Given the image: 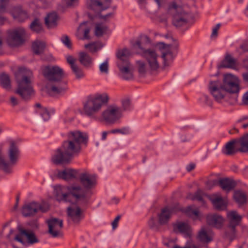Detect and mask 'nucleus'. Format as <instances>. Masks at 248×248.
<instances>
[{"label":"nucleus","instance_id":"a878e982","mask_svg":"<svg viewBox=\"0 0 248 248\" xmlns=\"http://www.w3.org/2000/svg\"><path fill=\"white\" fill-rule=\"evenodd\" d=\"M213 235L212 231H207L204 227H202L199 232L198 238L202 242L208 243L212 241Z\"/></svg>","mask_w":248,"mask_h":248},{"label":"nucleus","instance_id":"dca6fc26","mask_svg":"<svg viewBox=\"0 0 248 248\" xmlns=\"http://www.w3.org/2000/svg\"><path fill=\"white\" fill-rule=\"evenodd\" d=\"M46 212V210L39 202H31L25 204L22 208V214L25 217H34L39 211Z\"/></svg>","mask_w":248,"mask_h":248},{"label":"nucleus","instance_id":"ddd939ff","mask_svg":"<svg viewBox=\"0 0 248 248\" xmlns=\"http://www.w3.org/2000/svg\"><path fill=\"white\" fill-rule=\"evenodd\" d=\"M7 43L11 46H16L21 45L24 41L26 32L22 28H18L9 30L7 32Z\"/></svg>","mask_w":248,"mask_h":248},{"label":"nucleus","instance_id":"423d86ee","mask_svg":"<svg viewBox=\"0 0 248 248\" xmlns=\"http://www.w3.org/2000/svg\"><path fill=\"white\" fill-rule=\"evenodd\" d=\"M32 72L25 68H21L16 75L17 88L15 93L24 101L31 99L34 94V91L31 85Z\"/></svg>","mask_w":248,"mask_h":248},{"label":"nucleus","instance_id":"4468645a","mask_svg":"<svg viewBox=\"0 0 248 248\" xmlns=\"http://www.w3.org/2000/svg\"><path fill=\"white\" fill-rule=\"evenodd\" d=\"M72 202L75 204H72L67 208V220L69 222L78 224L84 217L83 212L80 205L85 204H79L74 202Z\"/></svg>","mask_w":248,"mask_h":248},{"label":"nucleus","instance_id":"69168bd1","mask_svg":"<svg viewBox=\"0 0 248 248\" xmlns=\"http://www.w3.org/2000/svg\"><path fill=\"white\" fill-rule=\"evenodd\" d=\"M242 77L244 81L248 85V72L243 73L242 74Z\"/></svg>","mask_w":248,"mask_h":248},{"label":"nucleus","instance_id":"72a5a7b5","mask_svg":"<svg viewBox=\"0 0 248 248\" xmlns=\"http://www.w3.org/2000/svg\"><path fill=\"white\" fill-rule=\"evenodd\" d=\"M0 85L7 90L11 89V79L8 74L2 73L0 75Z\"/></svg>","mask_w":248,"mask_h":248},{"label":"nucleus","instance_id":"9d476101","mask_svg":"<svg viewBox=\"0 0 248 248\" xmlns=\"http://www.w3.org/2000/svg\"><path fill=\"white\" fill-rule=\"evenodd\" d=\"M168 12L172 16V23L176 27H181L188 21V15L180 6L173 2L168 8Z\"/></svg>","mask_w":248,"mask_h":248},{"label":"nucleus","instance_id":"052dcab7","mask_svg":"<svg viewBox=\"0 0 248 248\" xmlns=\"http://www.w3.org/2000/svg\"><path fill=\"white\" fill-rule=\"evenodd\" d=\"M10 101L13 106L17 105L19 103L18 99L14 96H11L10 97Z\"/></svg>","mask_w":248,"mask_h":248},{"label":"nucleus","instance_id":"4c0bfd02","mask_svg":"<svg viewBox=\"0 0 248 248\" xmlns=\"http://www.w3.org/2000/svg\"><path fill=\"white\" fill-rule=\"evenodd\" d=\"M190 226L186 223L180 222L174 226V230L175 231H178L180 232L188 234L190 231Z\"/></svg>","mask_w":248,"mask_h":248},{"label":"nucleus","instance_id":"8fccbe9b","mask_svg":"<svg viewBox=\"0 0 248 248\" xmlns=\"http://www.w3.org/2000/svg\"><path fill=\"white\" fill-rule=\"evenodd\" d=\"M173 248H200V247L199 246L195 245L191 241H189L187 242L186 246L184 247H181L176 245Z\"/></svg>","mask_w":248,"mask_h":248},{"label":"nucleus","instance_id":"473e14b6","mask_svg":"<svg viewBox=\"0 0 248 248\" xmlns=\"http://www.w3.org/2000/svg\"><path fill=\"white\" fill-rule=\"evenodd\" d=\"M233 198L239 206L244 204L247 202L246 195L243 191H235L233 194Z\"/></svg>","mask_w":248,"mask_h":248},{"label":"nucleus","instance_id":"ea45409f","mask_svg":"<svg viewBox=\"0 0 248 248\" xmlns=\"http://www.w3.org/2000/svg\"><path fill=\"white\" fill-rule=\"evenodd\" d=\"M103 46V45L100 42H95L86 44L84 47L89 49V51L93 53L100 50Z\"/></svg>","mask_w":248,"mask_h":248},{"label":"nucleus","instance_id":"0eeeda50","mask_svg":"<svg viewBox=\"0 0 248 248\" xmlns=\"http://www.w3.org/2000/svg\"><path fill=\"white\" fill-rule=\"evenodd\" d=\"M108 96L106 93L97 94L89 98L83 104V112L87 116L96 119V114L101 110L102 107L107 104Z\"/></svg>","mask_w":248,"mask_h":248},{"label":"nucleus","instance_id":"13d9d810","mask_svg":"<svg viewBox=\"0 0 248 248\" xmlns=\"http://www.w3.org/2000/svg\"><path fill=\"white\" fill-rule=\"evenodd\" d=\"M64 2L68 6H72L74 5L75 3L77 1V0H63Z\"/></svg>","mask_w":248,"mask_h":248},{"label":"nucleus","instance_id":"f257e3e1","mask_svg":"<svg viewBox=\"0 0 248 248\" xmlns=\"http://www.w3.org/2000/svg\"><path fill=\"white\" fill-rule=\"evenodd\" d=\"M88 140L87 133L78 130L70 131L67 134V140L55 151L51 157L52 162L56 165L68 164L75 155L80 152L81 144H86Z\"/></svg>","mask_w":248,"mask_h":248},{"label":"nucleus","instance_id":"5701e85b","mask_svg":"<svg viewBox=\"0 0 248 248\" xmlns=\"http://www.w3.org/2000/svg\"><path fill=\"white\" fill-rule=\"evenodd\" d=\"M78 170L72 168H65L62 170H59L58 177L67 181L76 179L78 177Z\"/></svg>","mask_w":248,"mask_h":248},{"label":"nucleus","instance_id":"bf43d9fd","mask_svg":"<svg viewBox=\"0 0 248 248\" xmlns=\"http://www.w3.org/2000/svg\"><path fill=\"white\" fill-rule=\"evenodd\" d=\"M217 183V181H209L206 182L207 187L209 189H211L213 186H215Z\"/></svg>","mask_w":248,"mask_h":248},{"label":"nucleus","instance_id":"9b49d317","mask_svg":"<svg viewBox=\"0 0 248 248\" xmlns=\"http://www.w3.org/2000/svg\"><path fill=\"white\" fill-rule=\"evenodd\" d=\"M120 107L115 104L108 106L101 113L103 120L108 124H114L118 121L122 117Z\"/></svg>","mask_w":248,"mask_h":248},{"label":"nucleus","instance_id":"37998d69","mask_svg":"<svg viewBox=\"0 0 248 248\" xmlns=\"http://www.w3.org/2000/svg\"><path fill=\"white\" fill-rule=\"evenodd\" d=\"M71 69L73 73L75 75L76 78L80 79L84 77L85 74L82 69L78 65L73 66Z\"/></svg>","mask_w":248,"mask_h":248},{"label":"nucleus","instance_id":"774afa93","mask_svg":"<svg viewBox=\"0 0 248 248\" xmlns=\"http://www.w3.org/2000/svg\"><path fill=\"white\" fill-rule=\"evenodd\" d=\"M195 164L191 163L187 165L186 169L187 171L189 172L192 170H193L195 168Z\"/></svg>","mask_w":248,"mask_h":248},{"label":"nucleus","instance_id":"a211bd4d","mask_svg":"<svg viewBox=\"0 0 248 248\" xmlns=\"http://www.w3.org/2000/svg\"><path fill=\"white\" fill-rule=\"evenodd\" d=\"M48 226V232L54 237L58 236L60 230L63 227L62 219L56 218H51L47 221Z\"/></svg>","mask_w":248,"mask_h":248},{"label":"nucleus","instance_id":"5fc2aeb1","mask_svg":"<svg viewBox=\"0 0 248 248\" xmlns=\"http://www.w3.org/2000/svg\"><path fill=\"white\" fill-rule=\"evenodd\" d=\"M202 99L203 100L204 102L208 105L211 106L212 105V100L209 98L208 95L206 94H203L202 96Z\"/></svg>","mask_w":248,"mask_h":248},{"label":"nucleus","instance_id":"7c9ffc66","mask_svg":"<svg viewBox=\"0 0 248 248\" xmlns=\"http://www.w3.org/2000/svg\"><path fill=\"white\" fill-rule=\"evenodd\" d=\"M218 183L221 188L227 192L232 189L236 185L233 180L229 178L220 179Z\"/></svg>","mask_w":248,"mask_h":248},{"label":"nucleus","instance_id":"f03ea898","mask_svg":"<svg viewBox=\"0 0 248 248\" xmlns=\"http://www.w3.org/2000/svg\"><path fill=\"white\" fill-rule=\"evenodd\" d=\"M78 177L83 187L78 184H72L68 189L76 199L77 203L87 204L93 194L92 189L96 185V178L94 175L86 172L80 173Z\"/></svg>","mask_w":248,"mask_h":248},{"label":"nucleus","instance_id":"39448f33","mask_svg":"<svg viewBox=\"0 0 248 248\" xmlns=\"http://www.w3.org/2000/svg\"><path fill=\"white\" fill-rule=\"evenodd\" d=\"M133 47L140 49L138 53L145 58L147 62V64L142 60H139L136 62V67L140 76H144L149 71L156 72L158 70L159 68L158 61L159 55L155 50L153 49H146L140 41H137L133 45Z\"/></svg>","mask_w":248,"mask_h":248},{"label":"nucleus","instance_id":"0e129e2a","mask_svg":"<svg viewBox=\"0 0 248 248\" xmlns=\"http://www.w3.org/2000/svg\"><path fill=\"white\" fill-rule=\"evenodd\" d=\"M113 16V13H109L106 15L103 16L100 15V18L104 20L105 21H107V19Z\"/></svg>","mask_w":248,"mask_h":248},{"label":"nucleus","instance_id":"e433bc0d","mask_svg":"<svg viewBox=\"0 0 248 248\" xmlns=\"http://www.w3.org/2000/svg\"><path fill=\"white\" fill-rule=\"evenodd\" d=\"M108 30L107 26L102 23H96L95 24L94 34L97 37H101L104 34L106 33Z\"/></svg>","mask_w":248,"mask_h":248},{"label":"nucleus","instance_id":"b1692460","mask_svg":"<svg viewBox=\"0 0 248 248\" xmlns=\"http://www.w3.org/2000/svg\"><path fill=\"white\" fill-rule=\"evenodd\" d=\"M179 209V208L165 207L161 210L160 214L158 215V221L160 225L166 224L170 217L171 214Z\"/></svg>","mask_w":248,"mask_h":248},{"label":"nucleus","instance_id":"20e7f679","mask_svg":"<svg viewBox=\"0 0 248 248\" xmlns=\"http://www.w3.org/2000/svg\"><path fill=\"white\" fill-rule=\"evenodd\" d=\"M42 74L49 81L55 84L48 83L46 89L51 95H62L67 90V83L62 79L65 76L62 69L57 65H48L42 68Z\"/></svg>","mask_w":248,"mask_h":248},{"label":"nucleus","instance_id":"a18cd8bd","mask_svg":"<svg viewBox=\"0 0 248 248\" xmlns=\"http://www.w3.org/2000/svg\"><path fill=\"white\" fill-rule=\"evenodd\" d=\"M99 70L101 73L108 74L109 71L108 59H107L99 65Z\"/></svg>","mask_w":248,"mask_h":248},{"label":"nucleus","instance_id":"49530a36","mask_svg":"<svg viewBox=\"0 0 248 248\" xmlns=\"http://www.w3.org/2000/svg\"><path fill=\"white\" fill-rule=\"evenodd\" d=\"M9 0H0V13H5L9 5Z\"/></svg>","mask_w":248,"mask_h":248},{"label":"nucleus","instance_id":"412c9836","mask_svg":"<svg viewBox=\"0 0 248 248\" xmlns=\"http://www.w3.org/2000/svg\"><path fill=\"white\" fill-rule=\"evenodd\" d=\"M110 0H106V2H100L97 0H89L87 5L89 8L98 13L108 9L110 4Z\"/></svg>","mask_w":248,"mask_h":248},{"label":"nucleus","instance_id":"e2e57ef3","mask_svg":"<svg viewBox=\"0 0 248 248\" xmlns=\"http://www.w3.org/2000/svg\"><path fill=\"white\" fill-rule=\"evenodd\" d=\"M240 48L244 52L248 51V41L244 42L240 46Z\"/></svg>","mask_w":248,"mask_h":248},{"label":"nucleus","instance_id":"aec40b11","mask_svg":"<svg viewBox=\"0 0 248 248\" xmlns=\"http://www.w3.org/2000/svg\"><path fill=\"white\" fill-rule=\"evenodd\" d=\"M117 66L120 70V76L125 80H130L133 78V68L129 62L126 63H118Z\"/></svg>","mask_w":248,"mask_h":248},{"label":"nucleus","instance_id":"f3484780","mask_svg":"<svg viewBox=\"0 0 248 248\" xmlns=\"http://www.w3.org/2000/svg\"><path fill=\"white\" fill-rule=\"evenodd\" d=\"M62 186H56L54 187V194L57 201L64 202H75L76 199L70 193L68 188Z\"/></svg>","mask_w":248,"mask_h":248},{"label":"nucleus","instance_id":"680f3d73","mask_svg":"<svg viewBox=\"0 0 248 248\" xmlns=\"http://www.w3.org/2000/svg\"><path fill=\"white\" fill-rule=\"evenodd\" d=\"M90 29L87 28L84 31L83 39H90V36L89 35L90 32Z\"/></svg>","mask_w":248,"mask_h":248},{"label":"nucleus","instance_id":"2f4dec72","mask_svg":"<svg viewBox=\"0 0 248 248\" xmlns=\"http://www.w3.org/2000/svg\"><path fill=\"white\" fill-rule=\"evenodd\" d=\"M214 207L219 210H222L226 208V203L220 196L214 195L211 199Z\"/></svg>","mask_w":248,"mask_h":248},{"label":"nucleus","instance_id":"c85d7f7f","mask_svg":"<svg viewBox=\"0 0 248 248\" xmlns=\"http://www.w3.org/2000/svg\"><path fill=\"white\" fill-rule=\"evenodd\" d=\"M59 17L55 12L48 14L45 18L46 25L48 28H53L57 25Z\"/></svg>","mask_w":248,"mask_h":248},{"label":"nucleus","instance_id":"a19ab883","mask_svg":"<svg viewBox=\"0 0 248 248\" xmlns=\"http://www.w3.org/2000/svg\"><path fill=\"white\" fill-rule=\"evenodd\" d=\"M122 106L120 108L121 113L123 114V112L129 111L132 109V107L131 101L128 98H124L121 101Z\"/></svg>","mask_w":248,"mask_h":248},{"label":"nucleus","instance_id":"f704fd0d","mask_svg":"<svg viewBox=\"0 0 248 248\" xmlns=\"http://www.w3.org/2000/svg\"><path fill=\"white\" fill-rule=\"evenodd\" d=\"M0 169L5 173L9 174L11 173V170L6 163V159L1 149H0Z\"/></svg>","mask_w":248,"mask_h":248},{"label":"nucleus","instance_id":"09e8293b","mask_svg":"<svg viewBox=\"0 0 248 248\" xmlns=\"http://www.w3.org/2000/svg\"><path fill=\"white\" fill-rule=\"evenodd\" d=\"M148 225L151 229L155 231H157L158 230V225L156 224L155 219L153 217H151L149 219Z\"/></svg>","mask_w":248,"mask_h":248},{"label":"nucleus","instance_id":"c03bdc74","mask_svg":"<svg viewBox=\"0 0 248 248\" xmlns=\"http://www.w3.org/2000/svg\"><path fill=\"white\" fill-rule=\"evenodd\" d=\"M186 213L188 216L192 217L193 219H197L199 216L198 210H193L191 206H189L186 208Z\"/></svg>","mask_w":248,"mask_h":248},{"label":"nucleus","instance_id":"de8ad7c7","mask_svg":"<svg viewBox=\"0 0 248 248\" xmlns=\"http://www.w3.org/2000/svg\"><path fill=\"white\" fill-rule=\"evenodd\" d=\"M38 112L40 113L44 121H47L50 118V114L46 108H41Z\"/></svg>","mask_w":248,"mask_h":248},{"label":"nucleus","instance_id":"6e6d98bb","mask_svg":"<svg viewBox=\"0 0 248 248\" xmlns=\"http://www.w3.org/2000/svg\"><path fill=\"white\" fill-rule=\"evenodd\" d=\"M120 218H121V216H120V215L117 216L115 218V219H114L113 222H112L111 225H112V229L113 230L117 228V225H118V222L119 220H120Z\"/></svg>","mask_w":248,"mask_h":248},{"label":"nucleus","instance_id":"4d7b16f0","mask_svg":"<svg viewBox=\"0 0 248 248\" xmlns=\"http://www.w3.org/2000/svg\"><path fill=\"white\" fill-rule=\"evenodd\" d=\"M242 103L245 105H248V91L245 93L243 95Z\"/></svg>","mask_w":248,"mask_h":248},{"label":"nucleus","instance_id":"1a4fd4ad","mask_svg":"<svg viewBox=\"0 0 248 248\" xmlns=\"http://www.w3.org/2000/svg\"><path fill=\"white\" fill-rule=\"evenodd\" d=\"M227 218L228 223L224 233L228 238L232 241L236 237V227L241 223L242 216L239 215L236 211L232 210L227 212Z\"/></svg>","mask_w":248,"mask_h":248},{"label":"nucleus","instance_id":"6e6552de","mask_svg":"<svg viewBox=\"0 0 248 248\" xmlns=\"http://www.w3.org/2000/svg\"><path fill=\"white\" fill-rule=\"evenodd\" d=\"M240 152H248V139L247 134L240 139H234L228 142L222 150V153L227 155H232Z\"/></svg>","mask_w":248,"mask_h":248},{"label":"nucleus","instance_id":"bb28decb","mask_svg":"<svg viewBox=\"0 0 248 248\" xmlns=\"http://www.w3.org/2000/svg\"><path fill=\"white\" fill-rule=\"evenodd\" d=\"M78 60L80 63L86 68H90L92 65L93 59L85 52L81 51L79 53Z\"/></svg>","mask_w":248,"mask_h":248},{"label":"nucleus","instance_id":"6ab92c4d","mask_svg":"<svg viewBox=\"0 0 248 248\" xmlns=\"http://www.w3.org/2000/svg\"><path fill=\"white\" fill-rule=\"evenodd\" d=\"M157 46L160 49H162V57L164 60V66H169L174 58L170 50V46L163 42H159L157 43Z\"/></svg>","mask_w":248,"mask_h":248},{"label":"nucleus","instance_id":"3c124183","mask_svg":"<svg viewBox=\"0 0 248 248\" xmlns=\"http://www.w3.org/2000/svg\"><path fill=\"white\" fill-rule=\"evenodd\" d=\"M112 133H120L124 135H127L129 133V129L126 127H124L122 129H113L111 131Z\"/></svg>","mask_w":248,"mask_h":248},{"label":"nucleus","instance_id":"f8f14e48","mask_svg":"<svg viewBox=\"0 0 248 248\" xmlns=\"http://www.w3.org/2000/svg\"><path fill=\"white\" fill-rule=\"evenodd\" d=\"M6 163L11 172H13V167L15 166L20 157V150L18 146L14 140L9 142V145L6 151Z\"/></svg>","mask_w":248,"mask_h":248},{"label":"nucleus","instance_id":"79ce46f5","mask_svg":"<svg viewBox=\"0 0 248 248\" xmlns=\"http://www.w3.org/2000/svg\"><path fill=\"white\" fill-rule=\"evenodd\" d=\"M204 193L200 189L197 190L194 195L189 194L187 196V198L190 199L192 200H197L202 202H203V196Z\"/></svg>","mask_w":248,"mask_h":248},{"label":"nucleus","instance_id":"864d4df0","mask_svg":"<svg viewBox=\"0 0 248 248\" xmlns=\"http://www.w3.org/2000/svg\"><path fill=\"white\" fill-rule=\"evenodd\" d=\"M67 62L70 65L71 68L73 67V66L77 65L75 63L76 59H74L71 56H68L67 57Z\"/></svg>","mask_w":248,"mask_h":248},{"label":"nucleus","instance_id":"58836bf2","mask_svg":"<svg viewBox=\"0 0 248 248\" xmlns=\"http://www.w3.org/2000/svg\"><path fill=\"white\" fill-rule=\"evenodd\" d=\"M30 28L31 31L37 33H41L43 31V25L38 18L34 19L30 24Z\"/></svg>","mask_w":248,"mask_h":248},{"label":"nucleus","instance_id":"603ef678","mask_svg":"<svg viewBox=\"0 0 248 248\" xmlns=\"http://www.w3.org/2000/svg\"><path fill=\"white\" fill-rule=\"evenodd\" d=\"M61 41L68 48L71 47V43L67 35L63 36L61 38Z\"/></svg>","mask_w":248,"mask_h":248},{"label":"nucleus","instance_id":"7ed1b4c3","mask_svg":"<svg viewBox=\"0 0 248 248\" xmlns=\"http://www.w3.org/2000/svg\"><path fill=\"white\" fill-rule=\"evenodd\" d=\"M209 89L215 100L220 102L227 93L235 94L239 92L240 81L237 77L227 74L224 75L222 82L218 80L211 81Z\"/></svg>","mask_w":248,"mask_h":248},{"label":"nucleus","instance_id":"393cba45","mask_svg":"<svg viewBox=\"0 0 248 248\" xmlns=\"http://www.w3.org/2000/svg\"><path fill=\"white\" fill-rule=\"evenodd\" d=\"M10 11L13 18L19 22H22L28 18L27 13L20 7H10Z\"/></svg>","mask_w":248,"mask_h":248},{"label":"nucleus","instance_id":"338daca9","mask_svg":"<svg viewBox=\"0 0 248 248\" xmlns=\"http://www.w3.org/2000/svg\"><path fill=\"white\" fill-rule=\"evenodd\" d=\"M217 31L216 29H213L211 35L212 38H215L217 35Z\"/></svg>","mask_w":248,"mask_h":248},{"label":"nucleus","instance_id":"2eb2a0df","mask_svg":"<svg viewBox=\"0 0 248 248\" xmlns=\"http://www.w3.org/2000/svg\"><path fill=\"white\" fill-rule=\"evenodd\" d=\"M19 234H17L15 240L24 245L27 242L30 245H33L39 242V240L35 233L31 230L22 229L20 226H18Z\"/></svg>","mask_w":248,"mask_h":248},{"label":"nucleus","instance_id":"c756f323","mask_svg":"<svg viewBox=\"0 0 248 248\" xmlns=\"http://www.w3.org/2000/svg\"><path fill=\"white\" fill-rule=\"evenodd\" d=\"M236 66V61L231 55H227L220 65L218 68H229L234 69Z\"/></svg>","mask_w":248,"mask_h":248},{"label":"nucleus","instance_id":"c9c22d12","mask_svg":"<svg viewBox=\"0 0 248 248\" xmlns=\"http://www.w3.org/2000/svg\"><path fill=\"white\" fill-rule=\"evenodd\" d=\"M45 46L44 42L38 40L34 41L32 45L33 51L36 54H40L43 53Z\"/></svg>","mask_w":248,"mask_h":248},{"label":"nucleus","instance_id":"4be33fe9","mask_svg":"<svg viewBox=\"0 0 248 248\" xmlns=\"http://www.w3.org/2000/svg\"><path fill=\"white\" fill-rule=\"evenodd\" d=\"M224 218L219 214H209L206 217L207 223L212 227L220 229L223 226Z\"/></svg>","mask_w":248,"mask_h":248},{"label":"nucleus","instance_id":"cd10ccee","mask_svg":"<svg viewBox=\"0 0 248 248\" xmlns=\"http://www.w3.org/2000/svg\"><path fill=\"white\" fill-rule=\"evenodd\" d=\"M132 55L130 50L127 48L119 49L117 52V57L118 59V63H124L128 61V58Z\"/></svg>","mask_w":248,"mask_h":248}]
</instances>
